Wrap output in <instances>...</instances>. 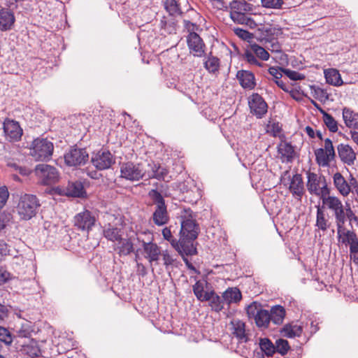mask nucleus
I'll return each instance as SVG.
<instances>
[{"label": "nucleus", "mask_w": 358, "mask_h": 358, "mask_svg": "<svg viewBox=\"0 0 358 358\" xmlns=\"http://www.w3.org/2000/svg\"><path fill=\"white\" fill-rule=\"evenodd\" d=\"M217 9L222 10L227 8L224 0H209Z\"/></svg>", "instance_id": "nucleus-61"}, {"label": "nucleus", "mask_w": 358, "mask_h": 358, "mask_svg": "<svg viewBox=\"0 0 358 358\" xmlns=\"http://www.w3.org/2000/svg\"><path fill=\"white\" fill-rule=\"evenodd\" d=\"M236 78L241 86L245 90H252L256 87L255 74L250 71H238L236 73Z\"/></svg>", "instance_id": "nucleus-23"}, {"label": "nucleus", "mask_w": 358, "mask_h": 358, "mask_svg": "<svg viewBox=\"0 0 358 358\" xmlns=\"http://www.w3.org/2000/svg\"><path fill=\"white\" fill-rule=\"evenodd\" d=\"M275 352H278L282 355H285L289 350V345L287 340L280 338L275 341Z\"/></svg>", "instance_id": "nucleus-47"}, {"label": "nucleus", "mask_w": 358, "mask_h": 358, "mask_svg": "<svg viewBox=\"0 0 358 358\" xmlns=\"http://www.w3.org/2000/svg\"><path fill=\"white\" fill-rule=\"evenodd\" d=\"M302 332L303 329L301 326L293 324H285L281 331L282 335L288 338L299 337Z\"/></svg>", "instance_id": "nucleus-38"}, {"label": "nucleus", "mask_w": 358, "mask_h": 358, "mask_svg": "<svg viewBox=\"0 0 358 358\" xmlns=\"http://www.w3.org/2000/svg\"><path fill=\"white\" fill-rule=\"evenodd\" d=\"M230 17L238 24L255 28L257 24L249 15L252 13L253 6L245 0H234L229 3Z\"/></svg>", "instance_id": "nucleus-1"}, {"label": "nucleus", "mask_w": 358, "mask_h": 358, "mask_svg": "<svg viewBox=\"0 0 358 358\" xmlns=\"http://www.w3.org/2000/svg\"><path fill=\"white\" fill-rule=\"evenodd\" d=\"M121 176L129 180H138L145 176V171L140 164L123 163L120 166Z\"/></svg>", "instance_id": "nucleus-15"}, {"label": "nucleus", "mask_w": 358, "mask_h": 358, "mask_svg": "<svg viewBox=\"0 0 358 358\" xmlns=\"http://www.w3.org/2000/svg\"><path fill=\"white\" fill-rule=\"evenodd\" d=\"M315 208L317 209L315 226L322 231H325L329 228V223L324 211V208L323 206H320V205L316 206Z\"/></svg>", "instance_id": "nucleus-30"}, {"label": "nucleus", "mask_w": 358, "mask_h": 358, "mask_svg": "<svg viewBox=\"0 0 358 358\" xmlns=\"http://www.w3.org/2000/svg\"><path fill=\"white\" fill-rule=\"evenodd\" d=\"M224 302L227 303H237L242 299L241 291L237 287H229L222 294Z\"/></svg>", "instance_id": "nucleus-35"}, {"label": "nucleus", "mask_w": 358, "mask_h": 358, "mask_svg": "<svg viewBox=\"0 0 358 358\" xmlns=\"http://www.w3.org/2000/svg\"><path fill=\"white\" fill-rule=\"evenodd\" d=\"M208 300L209 306L212 310L219 313L224 308V299H222L213 290L209 292Z\"/></svg>", "instance_id": "nucleus-37"}, {"label": "nucleus", "mask_w": 358, "mask_h": 358, "mask_svg": "<svg viewBox=\"0 0 358 358\" xmlns=\"http://www.w3.org/2000/svg\"><path fill=\"white\" fill-rule=\"evenodd\" d=\"M148 196L155 206L152 219L153 223L158 226H164L169 222V215L164 198L157 189H151L148 192Z\"/></svg>", "instance_id": "nucleus-2"}, {"label": "nucleus", "mask_w": 358, "mask_h": 358, "mask_svg": "<svg viewBox=\"0 0 358 358\" xmlns=\"http://www.w3.org/2000/svg\"><path fill=\"white\" fill-rule=\"evenodd\" d=\"M164 7L170 15H178L181 13L180 4L176 0H165Z\"/></svg>", "instance_id": "nucleus-44"}, {"label": "nucleus", "mask_w": 358, "mask_h": 358, "mask_svg": "<svg viewBox=\"0 0 358 358\" xmlns=\"http://www.w3.org/2000/svg\"><path fill=\"white\" fill-rule=\"evenodd\" d=\"M15 21L13 13L3 8L0 10V30L5 31L12 29Z\"/></svg>", "instance_id": "nucleus-26"}, {"label": "nucleus", "mask_w": 358, "mask_h": 358, "mask_svg": "<svg viewBox=\"0 0 358 358\" xmlns=\"http://www.w3.org/2000/svg\"><path fill=\"white\" fill-rule=\"evenodd\" d=\"M54 150L52 143L46 138L34 140L30 148V155L36 161H48Z\"/></svg>", "instance_id": "nucleus-6"}, {"label": "nucleus", "mask_w": 358, "mask_h": 358, "mask_svg": "<svg viewBox=\"0 0 358 358\" xmlns=\"http://www.w3.org/2000/svg\"><path fill=\"white\" fill-rule=\"evenodd\" d=\"M283 73L292 80H301L305 78V76L303 74L289 69H285Z\"/></svg>", "instance_id": "nucleus-50"}, {"label": "nucleus", "mask_w": 358, "mask_h": 358, "mask_svg": "<svg viewBox=\"0 0 358 358\" xmlns=\"http://www.w3.org/2000/svg\"><path fill=\"white\" fill-rule=\"evenodd\" d=\"M220 59L215 56L210 55L207 60L204 62L205 69L210 73H215L220 69Z\"/></svg>", "instance_id": "nucleus-43"}, {"label": "nucleus", "mask_w": 358, "mask_h": 358, "mask_svg": "<svg viewBox=\"0 0 358 358\" xmlns=\"http://www.w3.org/2000/svg\"><path fill=\"white\" fill-rule=\"evenodd\" d=\"M284 70L285 69L282 67L271 66L268 71L273 76V80L275 83V80L278 81L281 79Z\"/></svg>", "instance_id": "nucleus-49"}, {"label": "nucleus", "mask_w": 358, "mask_h": 358, "mask_svg": "<svg viewBox=\"0 0 358 358\" xmlns=\"http://www.w3.org/2000/svg\"><path fill=\"white\" fill-rule=\"evenodd\" d=\"M314 96L320 101L322 99H327L328 98L327 94L321 88L317 87L314 89Z\"/></svg>", "instance_id": "nucleus-58"}, {"label": "nucleus", "mask_w": 358, "mask_h": 358, "mask_svg": "<svg viewBox=\"0 0 358 358\" xmlns=\"http://www.w3.org/2000/svg\"><path fill=\"white\" fill-rule=\"evenodd\" d=\"M314 152L316 163L319 166L328 167L336 158V152L332 141L329 138L324 140L323 147L316 149Z\"/></svg>", "instance_id": "nucleus-7"}, {"label": "nucleus", "mask_w": 358, "mask_h": 358, "mask_svg": "<svg viewBox=\"0 0 358 358\" xmlns=\"http://www.w3.org/2000/svg\"><path fill=\"white\" fill-rule=\"evenodd\" d=\"M160 27L162 29H164L165 31L171 34L173 31L175 30L174 23L171 22H167L165 20V17H163L160 22Z\"/></svg>", "instance_id": "nucleus-55"}, {"label": "nucleus", "mask_w": 358, "mask_h": 358, "mask_svg": "<svg viewBox=\"0 0 358 358\" xmlns=\"http://www.w3.org/2000/svg\"><path fill=\"white\" fill-rule=\"evenodd\" d=\"M343 119L345 126L350 129H358V113L352 109L345 107L343 109Z\"/></svg>", "instance_id": "nucleus-29"}, {"label": "nucleus", "mask_w": 358, "mask_h": 358, "mask_svg": "<svg viewBox=\"0 0 358 358\" xmlns=\"http://www.w3.org/2000/svg\"><path fill=\"white\" fill-rule=\"evenodd\" d=\"M168 241L182 256L184 255H194L196 254V249L194 248L193 243L185 241L181 236L178 241L173 236Z\"/></svg>", "instance_id": "nucleus-19"}, {"label": "nucleus", "mask_w": 358, "mask_h": 358, "mask_svg": "<svg viewBox=\"0 0 358 358\" xmlns=\"http://www.w3.org/2000/svg\"><path fill=\"white\" fill-rule=\"evenodd\" d=\"M262 4L266 8H281L282 0H262Z\"/></svg>", "instance_id": "nucleus-52"}, {"label": "nucleus", "mask_w": 358, "mask_h": 358, "mask_svg": "<svg viewBox=\"0 0 358 358\" xmlns=\"http://www.w3.org/2000/svg\"><path fill=\"white\" fill-rule=\"evenodd\" d=\"M10 277V273L0 266V284L6 282Z\"/></svg>", "instance_id": "nucleus-59"}, {"label": "nucleus", "mask_w": 358, "mask_h": 358, "mask_svg": "<svg viewBox=\"0 0 358 358\" xmlns=\"http://www.w3.org/2000/svg\"><path fill=\"white\" fill-rule=\"evenodd\" d=\"M103 236L108 241L117 243L122 238V231L121 229L108 224L104 227Z\"/></svg>", "instance_id": "nucleus-34"}, {"label": "nucleus", "mask_w": 358, "mask_h": 358, "mask_svg": "<svg viewBox=\"0 0 358 358\" xmlns=\"http://www.w3.org/2000/svg\"><path fill=\"white\" fill-rule=\"evenodd\" d=\"M231 334L237 338L239 343H247L249 340L248 334L245 331V324L241 320H234L231 322Z\"/></svg>", "instance_id": "nucleus-25"}, {"label": "nucleus", "mask_w": 358, "mask_h": 358, "mask_svg": "<svg viewBox=\"0 0 358 358\" xmlns=\"http://www.w3.org/2000/svg\"><path fill=\"white\" fill-rule=\"evenodd\" d=\"M185 29L188 35L198 34L197 31L200 30L199 26L194 22H192L188 20H183Z\"/></svg>", "instance_id": "nucleus-48"}, {"label": "nucleus", "mask_w": 358, "mask_h": 358, "mask_svg": "<svg viewBox=\"0 0 358 358\" xmlns=\"http://www.w3.org/2000/svg\"><path fill=\"white\" fill-rule=\"evenodd\" d=\"M248 103L251 113L258 118H261L267 112V103L257 93L252 94L250 96Z\"/></svg>", "instance_id": "nucleus-18"}, {"label": "nucleus", "mask_w": 358, "mask_h": 358, "mask_svg": "<svg viewBox=\"0 0 358 358\" xmlns=\"http://www.w3.org/2000/svg\"><path fill=\"white\" fill-rule=\"evenodd\" d=\"M319 111L322 115L323 122H324V124L327 126V127L328 128V129L331 132H333V133L336 132L338 129V122L334 119V117L329 113H327L322 108H319Z\"/></svg>", "instance_id": "nucleus-40"}, {"label": "nucleus", "mask_w": 358, "mask_h": 358, "mask_svg": "<svg viewBox=\"0 0 358 358\" xmlns=\"http://www.w3.org/2000/svg\"><path fill=\"white\" fill-rule=\"evenodd\" d=\"M66 194L73 197L83 198L86 196V192L82 182L76 181L69 182L66 187Z\"/></svg>", "instance_id": "nucleus-31"}, {"label": "nucleus", "mask_w": 358, "mask_h": 358, "mask_svg": "<svg viewBox=\"0 0 358 358\" xmlns=\"http://www.w3.org/2000/svg\"><path fill=\"white\" fill-rule=\"evenodd\" d=\"M306 175V187L310 194L320 196L322 200L330 194V189L324 176L310 171H307Z\"/></svg>", "instance_id": "nucleus-3"}, {"label": "nucleus", "mask_w": 358, "mask_h": 358, "mask_svg": "<svg viewBox=\"0 0 358 358\" xmlns=\"http://www.w3.org/2000/svg\"><path fill=\"white\" fill-rule=\"evenodd\" d=\"M27 352L31 357H38L41 355V350L37 347H29L27 346Z\"/></svg>", "instance_id": "nucleus-60"}, {"label": "nucleus", "mask_w": 358, "mask_h": 358, "mask_svg": "<svg viewBox=\"0 0 358 358\" xmlns=\"http://www.w3.org/2000/svg\"><path fill=\"white\" fill-rule=\"evenodd\" d=\"M259 346L262 352L268 357L272 356L275 352V345L268 338H261Z\"/></svg>", "instance_id": "nucleus-45"}, {"label": "nucleus", "mask_w": 358, "mask_h": 358, "mask_svg": "<svg viewBox=\"0 0 358 358\" xmlns=\"http://www.w3.org/2000/svg\"><path fill=\"white\" fill-rule=\"evenodd\" d=\"M199 226L192 217H184L181 221L180 236L187 241L193 243L199 234Z\"/></svg>", "instance_id": "nucleus-13"}, {"label": "nucleus", "mask_w": 358, "mask_h": 358, "mask_svg": "<svg viewBox=\"0 0 358 358\" xmlns=\"http://www.w3.org/2000/svg\"><path fill=\"white\" fill-rule=\"evenodd\" d=\"M3 129L6 140L10 142H17L21 140L23 130L18 122L6 118L3 123Z\"/></svg>", "instance_id": "nucleus-14"}, {"label": "nucleus", "mask_w": 358, "mask_h": 358, "mask_svg": "<svg viewBox=\"0 0 358 358\" xmlns=\"http://www.w3.org/2000/svg\"><path fill=\"white\" fill-rule=\"evenodd\" d=\"M39 206V201L35 195L25 194L20 198L17 211L22 220H29L36 215Z\"/></svg>", "instance_id": "nucleus-4"}, {"label": "nucleus", "mask_w": 358, "mask_h": 358, "mask_svg": "<svg viewBox=\"0 0 358 358\" xmlns=\"http://www.w3.org/2000/svg\"><path fill=\"white\" fill-rule=\"evenodd\" d=\"M206 282L197 280L192 286V290L196 299L200 301H207L208 299L209 292H204V285Z\"/></svg>", "instance_id": "nucleus-39"}, {"label": "nucleus", "mask_w": 358, "mask_h": 358, "mask_svg": "<svg viewBox=\"0 0 358 358\" xmlns=\"http://www.w3.org/2000/svg\"><path fill=\"white\" fill-rule=\"evenodd\" d=\"M234 31L236 36L245 41H248L252 38L251 33L241 28H235Z\"/></svg>", "instance_id": "nucleus-54"}, {"label": "nucleus", "mask_w": 358, "mask_h": 358, "mask_svg": "<svg viewBox=\"0 0 358 358\" xmlns=\"http://www.w3.org/2000/svg\"><path fill=\"white\" fill-rule=\"evenodd\" d=\"M270 317L271 321L275 324H280L282 323L285 316V310L281 306H275L271 310Z\"/></svg>", "instance_id": "nucleus-41"}, {"label": "nucleus", "mask_w": 358, "mask_h": 358, "mask_svg": "<svg viewBox=\"0 0 358 358\" xmlns=\"http://www.w3.org/2000/svg\"><path fill=\"white\" fill-rule=\"evenodd\" d=\"M9 196L7 187L3 186L0 187V209H1L6 203Z\"/></svg>", "instance_id": "nucleus-53"}, {"label": "nucleus", "mask_w": 358, "mask_h": 358, "mask_svg": "<svg viewBox=\"0 0 358 358\" xmlns=\"http://www.w3.org/2000/svg\"><path fill=\"white\" fill-rule=\"evenodd\" d=\"M345 221L348 220L350 222H358V217L355 214L350 208V204H347V212L345 214Z\"/></svg>", "instance_id": "nucleus-57"}, {"label": "nucleus", "mask_w": 358, "mask_h": 358, "mask_svg": "<svg viewBox=\"0 0 358 358\" xmlns=\"http://www.w3.org/2000/svg\"><path fill=\"white\" fill-rule=\"evenodd\" d=\"M143 242V248L145 253V258L152 264V262H158L161 255L160 248L155 243L152 242V237L148 242L144 241Z\"/></svg>", "instance_id": "nucleus-22"}, {"label": "nucleus", "mask_w": 358, "mask_h": 358, "mask_svg": "<svg viewBox=\"0 0 358 358\" xmlns=\"http://www.w3.org/2000/svg\"><path fill=\"white\" fill-rule=\"evenodd\" d=\"M322 201L324 208L326 207L333 213L336 224L345 222L347 205L344 206L340 198L329 194L322 198Z\"/></svg>", "instance_id": "nucleus-5"}, {"label": "nucleus", "mask_w": 358, "mask_h": 358, "mask_svg": "<svg viewBox=\"0 0 358 358\" xmlns=\"http://www.w3.org/2000/svg\"><path fill=\"white\" fill-rule=\"evenodd\" d=\"M324 76L327 83L334 86H341L343 82L339 71L335 69L324 71Z\"/></svg>", "instance_id": "nucleus-36"}, {"label": "nucleus", "mask_w": 358, "mask_h": 358, "mask_svg": "<svg viewBox=\"0 0 358 358\" xmlns=\"http://www.w3.org/2000/svg\"><path fill=\"white\" fill-rule=\"evenodd\" d=\"M137 273L143 277L147 275V269L142 263H137Z\"/></svg>", "instance_id": "nucleus-63"}, {"label": "nucleus", "mask_w": 358, "mask_h": 358, "mask_svg": "<svg viewBox=\"0 0 358 358\" xmlns=\"http://www.w3.org/2000/svg\"><path fill=\"white\" fill-rule=\"evenodd\" d=\"M34 173L38 182L43 185H51L59 181V174L57 169L48 164L36 166Z\"/></svg>", "instance_id": "nucleus-8"}, {"label": "nucleus", "mask_w": 358, "mask_h": 358, "mask_svg": "<svg viewBox=\"0 0 358 358\" xmlns=\"http://www.w3.org/2000/svg\"><path fill=\"white\" fill-rule=\"evenodd\" d=\"M169 171L159 164H153L152 166V173L148 175L149 178L164 180L167 177Z\"/></svg>", "instance_id": "nucleus-42"}, {"label": "nucleus", "mask_w": 358, "mask_h": 358, "mask_svg": "<svg viewBox=\"0 0 358 358\" xmlns=\"http://www.w3.org/2000/svg\"><path fill=\"white\" fill-rule=\"evenodd\" d=\"M89 159V155L85 149L72 148L64 155L65 164L69 166L84 165Z\"/></svg>", "instance_id": "nucleus-11"}, {"label": "nucleus", "mask_w": 358, "mask_h": 358, "mask_svg": "<svg viewBox=\"0 0 358 358\" xmlns=\"http://www.w3.org/2000/svg\"><path fill=\"white\" fill-rule=\"evenodd\" d=\"M95 222V217L88 210L78 213L73 219L74 227L81 231H89L94 225Z\"/></svg>", "instance_id": "nucleus-16"}, {"label": "nucleus", "mask_w": 358, "mask_h": 358, "mask_svg": "<svg viewBox=\"0 0 358 358\" xmlns=\"http://www.w3.org/2000/svg\"><path fill=\"white\" fill-rule=\"evenodd\" d=\"M337 151L341 161L348 166H352L357 158L354 150L348 144L341 143L337 146Z\"/></svg>", "instance_id": "nucleus-21"}, {"label": "nucleus", "mask_w": 358, "mask_h": 358, "mask_svg": "<svg viewBox=\"0 0 358 358\" xmlns=\"http://www.w3.org/2000/svg\"><path fill=\"white\" fill-rule=\"evenodd\" d=\"M7 244L3 241L0 240V260L7 254Z\"/></svg>", "instance_id": "nucleus-62"}, {"label": "nucleus", "mask_w": 358, "mask_h": 358, "mask_svg": "<svg viewBox=\"0 0 358 358\" xmlns=\"http://www.w3.org/2000/svg\"><path fill=\"white\" fill-rule=\"evenodd\" d=\"M349 245L350 252H358V237L355 236V238H353V241H351Z\"/></svg>", "instance_id": "nucleus-64"}, {"label": "nucleus", "mask_w": 358, "mask_h": 358, "mask_svg": "<svg viewBox=\"0 0 358 358\" xmlns=\"http://www.w3.org/2000/svg\"><path fill=\"white\" fill-rule=\"evenodd\" d=\"M243 57L249 64L262 67V64L258 61L257 58L262 61H268L270 55L263 47L254 43L245 51Z\"/></svg>", "instance_id": "nucleus-9"}, {"label": "nucleus", "mask_w": 358, "mask_h": 358, "mask_svg": "<svg viewBox=\"0 0 358 358\" xmlns=\"http://www.w3.org/2000/svg\"><path fill=\"white\" fill-rule=\"evenodd\" d=\"M345 223V222H342L336 225L338 241L342 243L347 245L349 244L351 241H353V238H355L357 234L354 231L347 229L344 226Z\"/></svg>", "instance_id": "nucleus-27"}, {"label": "nucleus", "mask_w": 358, "mask_h": 358, "mask_svg": "<svg viewBox=\"0 0 358 358\" xmlns=\"http://www.w3.org/2000/svg\"><path fill=\"white\" fill-rule=\"evenodd\" d=\"M0 341L9 345L12 343V337L8 330L0 326Z\"/></svg>", "instance_id": "nucleus-51"}, {"label": "nucleus", "mask_w": 358, "mask_h": 358, "mask_svg": "<svg viewBox=\"0 0 358 358\" xmlns=\"http://www.w3.org/2000/svg\"><path fill=\"white\" fill-rule=\"evenodd\" d=\"M269 45L267 46L268 49L271 52H279L281 51V45L276 39L268 41Z\"/></svg>", "instance_id": "nucleus-56"}, {"label": "nucleus", "mask_w": 358, "mask_h": 358, "mask_svg": "<svg viewBox=\"0 0 358 358\" xmlns=\"http://www.w3.org/2000/svg\"><path fill=\"white\" fill-rule=\"evenodd\" d=\"M160 256L162 258L163 264L166 270H169L170 268H176L178 266L179 261L176 254L168 250H165L161 252Z\"/></svg>", "instance_id": "nucleus-32"}, {"label": "nucleus", "mask_w": 358, "mask_h": 358, "mask_svg": "<svg viewBox=\"0 0 358 358\" xmlns=\"http://www.w3.org/2000/svg\"><path fill=\"white\" fill-rule=\"evenodd\" d=\"M333 183L338 192V193L344 196H348L352 192L350 185L348 184V181L343 177L340 172H336L333 175Z\"/></svg>", "instance_id": "nucleus-24"}, {"label": "nucleus", "mask_w": 358, "mask_h": 358, "mask_svg": "<svg viewBox=\"0 0 358 358\" xmlns=\"http://www.w3.org/2000/svg\"><path fill=\"white\" fill-rule=\"evenodd\" d=\"M34 331L31 322H25L16 330V334L20 338H30Z\"/></svg>", "instance_id": "nucleus-46"}, {"label": "nucleus", "mask_w": 358, "mask_h": 358, "mask_svg": "<svg viewBox=\"0 0 358 358\" xmlns=\"http://www.w3.org/2000/svg\"><path fill=\"white\" fill-rule=\"evenodd\" d=\"M278 152L282 162H291L294 158V148L290 143L287 141H281L279 143Z\"/></svg>", "instance_id": "nucleus-28"}, {"label": "nucleus", "mask_w": 358, "mask_h": 358, "mask_svg": "<svg viewBox=\"0 0 358 358\" xmlns=\"http://www.w3.org/2000/svg\"><path fill=\"white\" fill-rule=\"evenodd\" d=\"M114 249L120 256H127L133 252L134 244L131 239L122 238L121 241L117 243Z\"/></svg>", "instance_id": "nucleus-33"}, {"label": "nucleus", "mask_w": 358, "mask_h": 358, "mask_svg": "<svg viewBox=\"0 0 358 358\" xmlns=\"http://www.w3.org/2000/svg\"><path fill=\"white\" fill-rule=\"evenodd\" d=\"M187 44L189 53L194 57H201L205 55L206 45L199 34L187 35Z\"/></svg>", "instance_id": "nucleus-17"}, {"label": "nucleus", "mask_w": 358, "mask_h": 358, "mask_svg": "<svg viewBox=\"0 0 358 358\" xmlns=\"http://www.w3.org/2000/svg\"><path fill=\"white\" fill-rule=\"evenodd\" d=\"M289 190L293 197L297 201H301L305 194L304 183L303 177L299 173H296L290 179Z\"/></svg>", "instance_id": "nucleus-20"}, {"label": "nucleus", "mask_w": 358, "mask_h": 358, "mask_svg": "<svg viewBox=\"0 0 358 358\" xmlns=\"http://www.w3.org/2000/svg\"><path fill=\"white\" fill-rule=\"evenodd\" d=\"M91 162L97 170L103 171L110 168L115 159L109 150L101 149L92 155Z\"/></svg>", "instance_id": "nucleus-10"}, {"label": "nucleus", "mask_w": 358, "mask_h": 358, "mask_svg": "<svg viewBox=\"0 0 358 358\" xmlns=\"http://www.w3.org/2000/svg\"><path fill=\"white\" fill-rule=\"evenodd\" d=\"M247 313L250 317H254L256 325L259 328H267L271 322V315L268 310L258 308L255 303L248 306Z\"/></svg>", "instance_id": "nucleus-12"}]
</instances>
